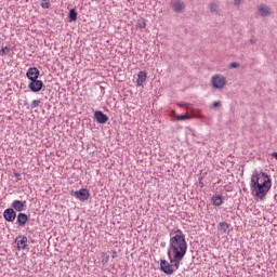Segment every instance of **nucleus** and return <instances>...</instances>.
<instances>
[{"label": "nucleus", "mask_w": 277, "mask_h": 277, "mask_svg": "<svg viewBox=\"0 0 277 277\" xmlns=\"http://www.w3.org/2000/svg\"><path fill=\"white\" fill-rule=\"evenodd\" d=\"M170 233L169 237V249H168V259L174 267H181V261L185 259L187 254V240L183 236H172Z\"/></svg>", "instance_id": "obj_1"}, {"label": "nucleus", "mask_w": 277, "mask_h": 277, "mask_svg": "<svg viewBox=\"0 0 277 277\" xmlns=\"http://www.w3.org/2000/svg\"><path fill=\"white\" fill-rule=\"evenodd\" d=\"M251 192L254 193L255 198L265 200V196L272 189V175L263 171H253L250 183Z\"/></svg>", "instance_id": "obj_2"}, {"label": "nucleus", "mask_w": 277, "mask_h": 277, "mask_svg": "<svg viewBox=\"0 0 277 277\" xmlns=\"http://www.w3.org/2000/svg\"><path fill=\"white\" fill-rule=\"evenodd\" d=\"M70 196L80 202H87V200H90V189L80 188L79 190H71Z\"/></svg>", "instance_id": "obj_3"}, {"label": "nucleus", "mask_w": 277, "mask_h": 277, "mask_svg": "<svg viewBox=\"0 0 277 277\" xmlns=\"http://www.w3.org/2000/svg\"><path fill=\"white\" fill-rule=\"evenodd\" d=\"M176 269H179V267L174 266L173 263H169L166 260H160V272H162L167 276H172V274H174Z\"/></svg>", "instance_id": "obj_4"}, {"label": "nucleus", "mask_w": 277, "mask_h": 277, "mask_svg": "<svg viewBox=\"0 0 277 277\" xmlns=\"http://www.w3.org/2000/svg\"><path fill=\"white\" fill-rule=\"evenodd\" d=\"M93 120L97 122V124H107V122H109V116L105 115L103 110H95Z\"/></svg>", "instance_id": "obj_5"}, {"label": "nucleus", "mask_w": 277, "mask_h": 277, "mask_svg": "<svg viewBox=\"0 0 277 277\" xmlns=\"http://www.w3.org/2000/svg\"><path fill=\"white\" fill-rule=\"evenodd\" d=\"M15 220V224L18 228H25V226H27V222H29V215L25 212H18Z\"/></svg>", "instance_id": "obj_6"}, {"label": "nucleus", "mask_w": 277, "mask_h": 277, "mask_svg": "<svg viewBox=\"0 0 277 277\" xmlns=\"http://www.w3.org/2000/svg\"><path fill=\"white\" fill-rule=\"evenodd\" d=\"M42 88H44V82L39 79L30 80V82L28 83V89L30 90V92H42Z\"/></svg>", "instance_id": "obj_7"}, {"label": "nucleus", "mask_w": 277, "mask_h": 277, "mask_svg": "<svg viewBox=\"0 0 277 277\" xmlns=\"http://www.w3.org/2000/svg\"><path fill=\"white\" fill-rule=\"evenodd\" d=\"M212 85L215 90H222L226 85V78L222 75H216L212 77Z\"/></svg>", "instance_id": "obj_8"}, {"label": "nucleus", "mask_w": 277, "mask_h": 277, "mask_svg": "<svg viewBox=\"0 0 277 277\" xmlns=\"http://www.w3.org/2000/svg\"><path fill=\"white\" fill-rule=\"evenodd\" d=\"M186 5L185 2L181 1V0H175L173 2H171V10H173V12H175V14H183L186 10Z\"/></svg>", "instance_id": "obj_9"}, {"label": "nucleus", "mask_w": 277, "mask_h": 277, "mask_svg": "<svg viewBox=\"0 0 277 277\" xmlns=\"http://www.w3.org/2000/svg\"><path fill=\"white\" fill-rule=\"evenodd\" d=\"M11 208H13L15 213H23V211H26L27 209V201L14 200L11 203Z\"/></svg>", "instance_id": "obj_10"}, {"label": "nucleus", "mask_w": 277, "mask_h": 277, "mask_svg": "<svg viewBox=\"0 0 277 277\" xmlns=\"http://www.w3.org/2000/svg\"><path fill=\"white\" fill-rule=\"evenodd\" d=\"M17 215L18 213L14 211L13 208H6L3 211V219L5 220V222H10V223L15 222Z\"/></svg>", "instance_id": "obj_11"}, {"label": "nucleus", "mask_w": 277, "mask_h": 277, "mask_svg": "<svg viewBox=\"0 0 277 277\" xmlns=\"http://www.w3.org/2000/svg\"><path fill=\"white\" fill-rule=\"evenodd\" d=\"M26 77L29 81H34V79H40V69L38 67H30L26 71Z\"/></svg>", "instance_id": "obj_12"}, {"label": "nucleus", "mask_w": 277, "mask_h": 277, "mask_svg": "<svg viewBox=\"0 0 277 277\" xmlns=\"http://www.w3.org/2000/svg\"><path fill=\"white\" fill-rule=\"evenodd\" d=\"M217 232L222 233L223 235H229L230 224H228L227 222H220L217 225Z\"/></svg>", "instance_id": "obj_13"}, {"label": "nucleus", "mask_w": 277, "mask_h": 277, "mask_svg": "<svg viewBox=\"0 0 277 277\" xmlns=\"http://www.w3.org/2000/svg\"><path fill=\"white\" fill-rule=\"evenodd\" d=\"M15 243L17 245V250H25L27 248V236H18L15 239Z\"/></svg>", "instance_id": "obj_14"}, {"label": "nucleus", "mask_w": 277, "mask_h": 277, "mask_svg": "<svg viewBox=\"0 0 277 277\" xmlns=\"http://www.w3.org/2000/svg\"><path fill=\"white\" fill-rule=\"evenodd\" d=\"M146 79H148V74L146 72V70L138 71L137 79H136V85L138 88L144 85V81H146Z\"/></svg>", "instance_id": "obj_15"}, {"label": "nucleus", "mask_w": 277, "mask_h": 277, "mask_svg": "<svg viewBox=\"0 0 277 277\" xmlns=\"http://www.w3.org/2000/svg\"><path fill=\"white\" fill-rule=\"evenodd\" d=\"M259 12H260V15L265 17V16H272V9L265 4H261L259 6Z\"/></svg>", "instance_id": "obj_16"}, {"label": "nucleus", "mask_w": 277, "mask_h": 277, "mask_svg": "<svg viewBox=\"0 0 277 277\" xmlns=\"http://www.w3.org/2000/svg\"><path fill=\"white\" fill-rule=\"evenodd\" d=\"M212 205L214 207H222V205H224V199L222 198L221 195H213L212 196Z\"/></svg>", "instance_id": "obj_17"}, {"label": "nucleus", "mask_w": 277, "mask_h": 277, "mask_svg": "<svg viewBox=\"0 0 277 277\" xmlns=\"http://www.w3.org/2000/svg\"><path fill=\"white\" fill-rule=\"evenodd\" d=\"M77 16H79V13H77L76 9H70L68 12V19L69 23H76Z\"/></svg>", "instance_id": "obj_18"}, {"label": "nucleus", "mask_w": 277, "mask_h": 277, "mask_svg": "<svg viewBox=\"0 0 277 277\" xmlns=\"http://www.w3.org/2000/svg\"><path fill=\"white\" fill-rule=\"evenodd\" d=\"M136 29H146V19L144 17L137 19Z\"/></svg>", "instance_id": "obj_19"}, {"label": "nucleus", "mask_w": 277, "mask_h": 277, "mask_svg": "<svg viewBox=\"0 0 277 277\" xmlns=\"http://www.w3.org/2000/svg\"><path fill=\"white\" fill-rule=\"evenodd\" d=\"M172 237H183L185 239V234H183V230L181 229H173L172 232Z\"/></svg>", "instance_id": "obj_20"}, {"label": "nucleus", "mask_w": 277, "mask_h": 277, "mask_svg": "<svg viewBox=\"0 0 277 277\" xmlns=\"http://www.w3.org/2000/svg\"><path fill=\"white\" fill-rule=\"evenodd\" d=\"M107 263H109V254H107V252H103L102 253V264L107 265Z\"/></svg>", "instance_id": "obj_21"}, {"label": "nucleus", "mask_w": 277, "mask_h": 277, "mask_svg": "<svg viewBox=\"0 0 277 277\" xmlns=\"http://www.w3.org/2000/svg\"><path fill=\"white\" fill-rule=\"evenodd\" d=\"M41 8L43 10H49V8H51V1L50 0H42L41 1Z\"/></svg>", "instance_id": "obj_22"}, {"label": "nucleus", "mask_w": 277, "mask_h": 277, "mask_svg": "<svg viewBox=\"0 0 277 277\" xmlns=\"http://www.w3.org/2000/svg\"><path fill=\"white\" fill-rule=\"evenodd\" d=\"M219 6L215 2L210 3V12L212 14H217Z\"/></svg>", "instance_id": "obj_23"}, {"label": "nucleus", "mask_w": 277, "mask_h": 277, "mask_svg": "<svg viewBox=\"0 0 277 277\" xmlns=\"http://www.w3.org/2000/svg\"><path fill=\"white\" fill-rule=\"evenodd\" d=\"M0 55L1 57L5 56V55H10V48L9 47H4L0 50Z\"/></svg>", "instance_id": "obj_24"}, {"label": "nucleus", "mask_w": 277, "mask_h": 277, "mask_svg": "<svg viewBox=\"0 0 277 277\" xmlns=\"http://www.w3.org/2000/svg\"><path fill=\"white\" fill-rule=\"evenodd\" d=\"M192 118L188 114L179 115L176 117V120L183 121V120H189Z\"/></svg>", "instance_id": "obj_25"}, {"label": "nucleus", "mask_w": 277, "mask_h": 277, "mask_svg": "<svg viewBox=\"0 0 277 277\" xmlns=\"http://www.w3.org/2000/svg\"><path fill=\"white\" fill-rule=\"evenodd\" d=\"M40 106V100H34L30 104L31 109H36V107Z\"/></svg>", "instance_id": "obj_26"}, {"label": "nucleus", "mask_w": 277, "mask_h": 277, "mask_svg": "<svg viewBox=\"0 0 277 277\" xmlns=\"http://www.w3.org/2000/svg\"><path fill=\"white\" fill-rule=\"evenodd\" d=\"M212 107H214V108L222 107V102H220V101L213 102Z\"/></svg>", "instance_id": "obj_27"}, {"label": "nucleus", "mask_w": 277, "mask_h": 277, "mask_svg": "<svg viewBox=\"0 0 277 277\" xmlns=\"http://www.w3.org/2000/svg\"><path fill=\"white\" fill-rule=\"evenodd\" d=\"M229 66H230V68H239L240 65L237 62H233L229 64Z\"/></svg>", "instance_id": "obj_28"}, {"label": "nucleus", "mask_w": 277, "mask_h": 277, "mask_svg": "<svg viewBox=\"0 0 277 277\" xmlns=\"http://www.w3.org/2000/svg\"><path fill=\"white\" fill-rule=\"evenodd\" d=\"M234 5H236V6L241 5V0H234Z\"/></svg>", "instance_id": "obj_29"}, {"label": "nucleus", "mask_w": 277, "mask_h": 277, "mask_svg": "<svg viewBox=\"0 0 277 277\" xmlns=\"http://www.w3.org/2000/svg\"><path fill=\"white\" fill-rule=\"evenodd\" d=\"M14 176H15V179H17V181H21V173L15 172V173H14Z\"/></svg>", "instance_id": "obj_30"}, {"label": "nucleus", "mask_w": 277, "mask_h": 277, "mask_svg": "<svg viewBox=\"0 0 277 277\" xmlns=\"http://www.w3.org/2000/svg\"><path fill=\"white\" fill-rule=\"evenodd\" d=\"M187 106H189V104H187V103H180L179 104V107H186L187 108Z\"/></svg>", "instance_id": "obj_31"}, {"label": "nucleus", "mask_w": 277, "mask_h": 277, "mask_svg": "<svg viewBox=\"0 0 277 277\" xmlns=\"http://www.w3.org/2000/svg\"><path fill=\"white\" fill-rule=\"evenodd\" d=\"M118 256V253L116 251H113V259H116Z\"/></svg>", "instance_id": "obj_32"}, {"label": "nucleus", "mask_w": 277, "mask_h": 277, "mask_svg": "<svg viewBox=\"0 0 277 277\" xmlns=\"http://www.w3.org/2000/svg\"><path fill=\"white\" fill-rule=\"evenodd\" d=\"M160 248H166V242H161Z\"/></svg>", "instance_id": "obj_33"}, {"label": "nucleus", "mask_w": 277, "mask_h": 277, "mask_svg": "<svg viewBox=\"0 0 277 277\" xmlns=\"http://www.w3.org/2000/svg\"><path fill=\"white\" fill-rule=\"evenodd\" d=\"M200 187H205V183L199 182Z\"/></svg>", "instance_id": "obj_34"}]
</instances>
